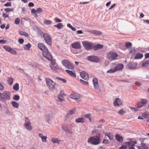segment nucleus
<instances>
[{"mask_svg":"<svg viewBox=\"0 0 149 149\" xmlns=\"http://www.w3.org/2000/svg\"><path fill=\"white\" fill-rule=\"evenodd\" d=\"M38 46L41 50L43 51L42 55L45 57L49 61L52 59V55L49 53L47 48L43 44L39 43L38 44Z\"/></svg>","mask_w":149,"mask_h":149,"instance_id":"obj_1","label":"nucleus"},{"mask_svg":"<svg viewBox=\"0 0 149 149\" xmlns=\"http://www.w3.org/2000/svg\"><path fill=\"white\" fill-rule=\"evenodd\" d=\"M87 142L93 145H98L100 143V138L98 136H91L88 139Z\"/></svg>","mask_w":149,"mask_h":149,"instance_id":"obj_2","label":"nucleus"},{"mask_svg":"<svg viewBox=\"0 0 149 149\" xmlns=\"http://www.w3.org/2000/svg\"><path fill=\"white\" fill-rule=\"evenodd\" d=\"M46 81L47 86L49 90H52L55 89V86L56 84L52 79L48 78H46Z\"/></svg>","mask_w":149,"mask_h":149,"instance_id":"obj_3","label":"nucleus"},{"mask_svg":"<svg viewBox=\"0 0 149 149\" xmlns=\"http://www.w3.org/2000/svg\"><path fill=\"white\" fill-rule=\"evenodd\" d=\"M10 97V94L9 92H5L2 93H0V100L3 102L6 100H9Z\"/></svg>","mask_w":149,"mask_h":149,"instance_id":"obj_4","label":"nucleus"},{"mask_svg":"<svg viewBox=\"0 0 149 149\" xmlns=\"http://www.w3.org/2000/svg\"><path fill=\"white\" fill-rule=\"evenodd\" d=\"M118 56V55L117 54L111 51L107 54V58L109 60L111 61L116 60Z\"/></svg>","mask_w":149,"mask_h":149,"instance_id":"obj_5","label":"nucleus"},{"mask_svg":"<svg viewBox=\"0 0 149 149\" xmlns=\"http://www.w3.org/2000/svg\"><path fill=\"white\" fill-rule=\"evenodd\" d=\"M62 63L63 66L66 67L67 68L73 69L74 68V66L73 64L71 63L68 60H64L62 61Z\"/></svg>","mask_w":149,"mask_h":149,"instance_id":"obj_6","label":"nucleus"},{"mask_svg":"<svg viewBox=\"0 0 149 149\" xmlns=\"http://www.w3.org/2000/svg\"><path fill=\"white\" fill-rule=\"evenodd\" d=\"M73 127L71 124H68L65 126H63L62 128L63 131L70 134H72L73 132L72 131V128Z\"/></svg>","mask_w":149,"mask_h":149,"instance_id":"obj_7","label":"nucleus"},{"mask_svg":"<svg viewBox=\"0 0 149 149\" xmlns=\"http://www.w3.org/2000/svg\"><path fill=\"white\" fill-rule=\"evenodd\" d=\"M82 43L84 47L86 50L90 49L93 47V43L89 42L83 41Z\"/></svg>","mask_w":149,"mask_h":149,"instance_id":"obj_8","label":"nucleus"},{"mask_svg":"<svg viewBox=\"0 0 149 149\" xmlns=\"http://www.w3.org/2000/svg\"><path fill=\"white\" fill-rule=\"evenodd\" d=\"M43 37L46 43L51 45L52 44V39L50 36L47 33H45L43 35Z\"/></svg>","mask_w":149,"mask_h":149,"instance_id":"obj_9","label":"nucleus"},{"mask_svg":"<svg viewBox=\"0 0 149 149\" xmlns=\"http://www.w3.org/2000/svg\"><path fill=\"white\" fill-rule=\"evenodd\" d=\"M25 123L24 126L25 128L28 130H31L32 129V127L31 126V123L28 118L26 117L25 119Z\"/></svg>","mask_w":149,"mask_h":149,"instance_id":"obj_10","label":"nucleus"},{"mask_svg":"<svg viewBox=\"0 0 149 149\" xmlns=\"http://www.w3.org/2000/svg\"><path fill=\"white\" fill-rule=\"evenodd\" d=\"M147 102L148 101L146 99H142L141 101L137 102L136 106L138 109L141 108L146 104Z\"/></svg>","mask_w":149,"mask_h":149,"instance_id":"obj_11","label":"nucleus"},{"mask_svg":"<svg viewBox=\"0 0 149 149\" xmlns=\"http://www.w3.org/2000/svg\"><path fill=\"white\" fill-rule=\"evenodd\" d=\"M87 59L91 61L97 62L100 60L98 57L96 56H89L87 57Z\"/></svg>","mask_w":149,"mask_h":149,"instance_id":"obj_12","label":"nucleus"},{"mask_svg":"<svg viewBox=\"0 0 149 149\" xmlns=\"http://www.w3.org/2000/svg\"><path fill=\"white\" fill-rule=\"evenodd\" d=\"M72 48L76 49H80L81 48V43L78 42H75L71 44Z\"/></svg>","mask_w":149,"mask_h":149,"instance_id":"obj_13","label":"nucleus"},{"mask_svg":"<svg viewBox=\"0 0 149 149\" xmlns=\"http://www.w3.org/2000/svg\"><path fill=\"white\" fill-rule=\"evenodd\" d=\"M65 96V94L63 91H61L60 92V93L58 96V98L59 100L60 101L62 102L64 101V96Z\"/></svg>","mask_w":149,"mask_h":149,"instance_id":"obj_14","label":"nucleus"},{"mask_svg":"<svg viewBox=\"0 0 149 149\" xmlns=\"http://www.w3.org/2000/svg\"><path fill=\"white\" fill-rule=\"evenodd\" d=\"M113 104L114 106H118L122 104V102L120 99L117 98L114 101Z\"/></svg>","mask_w":149,"mask_h":149,"instance_id":"obj_15","label":"nucleus"},{"mask_svg":"<svg viewBox=\"0 0 149 149\" xmlns=\"http://www.w3.org/2000/svg\"><path fill=\"white\" fill-rule=\"evenodd\" d=\"M93 83L95 88L97 90L99 88V85L98 83L97 79L96 78H93Z\"/></svg>","mask_w":149,"mask_h":149,"instance_id":"obj_16","label":"nucleus"},{"mask_svg":"<svg viewBox=\"0 0 149 149\" xmlns=\"http://www.w3.org/2000/svg\"><path fill=\"white\" fill-rule=\"evenodd\" d=\"M71 97L74 100H77L80 97V95L76 93H73L70 95Z\"/></svg>","mask_w":149,"mask_h":149,"instance_id":"obj_17","label":"nucleus"},{"mask_svg":"<svg viewBox=\"0 0 149 149\" xmlns=\"http://www.w3.org/2000/svg\"><path fill=\"white\" fill-rule=\"evenodd\" d=\"M81 77L83 79L87 80L89 79L88 74L85 72H82L80 73Z\"/></svg>","mask_w":149,"mask_h":149,"instance_id":"obj_18","label":"nucleus"},{"mask_svg":"<svg viewBox=\"0 0 149 149\" xmlns=\"http://www.w3.org/2000/svg\"><path fill=\"white\" fill-rule=\"evenodd\" d=\"M123 65L122 64H118L114 68L116 71L121 70L123 68Z\"/></svg>","mask_w":149,"mask_h":149,"instance_id":"obj_19","label":"nucleus"},{"mask_svg":"<svg viewBox=\"0 0 149 149\" xmlns=\"http://www.w3.org/2000/svg\"><path fill=\"white\" fill-rule=\"evenodd\" d=\"M136 143V141H132L126 142L125 143V144L129 146V147H130V146H133L134 147V146H135V145Z\"/></svg>","mask_w":149,"mask_h":149,"instance_id":"obj_20","label":"nucleus"},{"mask_svg":"<svg viewBox=\"0 0 149 149\" xmlns=\"http://www.w3.org/2000/svg\"><path fill=\"white\" fill-rule=\"evenodd\" d=\"M115 138L116 140L119 142H122L123 141V138L122 137L119 135L118 134H116Z\"/></svg>","mask_w":149,"mask_h":149,"instance_id":"obj_21","label":"nucleus"},{"mask_svg":"<svg viewBox=\"0 0 149 149\" xmlns=\"http://www.w3.org/2000/svg\"><path fill=\"white\" fill-rule=\"evenodd\" d=\"M85 121V120L83 118H79L75 120V122L77 123H84Z\"/></svg>","mask_w":149,"mask_h":149,"instance_id":"obj_22","label":"nucleus"},{"mask_svg":"<svg viewBox=\"0 0 149 149\" xmlns=\"http://www.w3.org/2000/svg\"><path fill=\"white\" fill-rule=\"evenodd\" d=\"M89 32L95 35H100L102 34V33L100 31L95 30H90Z\"/></svg>","mask_w":149,"mask_h":149,"instance_id":"obj_23","label":"nucleus"},{"mask_svg":"<svg viewBox=\"0 0 149 149\" xmlns=\"http://www.w3.org/2000/svg\"><path fill=\"white\" fill-rule=\"evenodd\" d=\"M103 47V45L100 44H97L93 46L92 48L94 50H97L99 49H102Z\"/></svg>","mask_w":149,"mask_h":149,"instance_id":"obj_24","label":"nucleus"},{"mask_svg":"<svg viewBox=\"0 0 149 149\" xmlns=\"http://www.w3.org/2000/svg\"><path fill=\"white\" fill-rule=\"evenodd\" d=\"M66 72L68 73L72 77L74 78L76 77V75L72 71L68 70H66Z\"/></svg>","mask_w":149,"mask_h":149,"instance_id":"obj_25","label":"nucleus"},{"mask_svg":"<svg viewBox=\"0 0 149 149\" xmlns=\"http://www.w3.org/2000/svg\"><path fill=\"white\" fill-rule=\"evenodd\" d=\"M143 54L138 53L136 54L134 58L135 59H140L143 57Z\"/></svg>","mask_w":149,"mask_h":149,"instance_id":"obj_26","label":"nucleus"},{"mask_svg":"<svg viewBox=\"0 0 149 149\" xmlns=\"http://www.w3.org/2000/svg\"><path fill=\"white\" fill-rule=\"evenodd\" d=\"M7 81L9 85H12L14 79L12 77H9L8 78Z\"/></svg>","mask_w":149,"mask_h":149,"instance_id":"obj_27","label":"nucleus"},{"mask_svg":"<svg viewBox=\"0 0 149 149\" xmlns=\"http://www.w3.org/2000/svg\"><path fill=\"white\" fill-rule=\"evenodd\" d=\"M19 34L21 36H23L28 37L29 36V34L25 32L22 31H20L19 32Z\"/></svg>","mask_w":149,"mask_h":149,"instance_id":"obj_28","label":"nucleus"},{"mask_svg":"<svg viewBox=\"0 0 149 149\" xmlns=\"http://www.w3.org/2000/svg\"><path fill=\"white\" fill-rule=\"evenodd\" d=\"M13 89L16 91H18L19 89V84L18 83H17L15 85L13 86Z\"/></svg>","mask_w":149,"mask_h":149,"instance_id":"obj_29","label":"nucleus"},{"mask_svg":"<svg viewBox=\"0 0 149 149\" xmlns=\"http://www.w3.org/2000/svg\"><path fill=\"white\" fill-rule=\"evenodd\" d=\"M12 105L14 107L17 108L19 107V104L15 101H13L11 103Z\"/></svg>","mask_w":149,"mask_h":149,"instance_id":"obj_30","label":"nucleus"},{"mask_svg":"<svg viewBox=\"0 0 149 149\" xmlns=\"http://www.w3.org/2000/svg\"><path fill=\"white\" fill-rule=\"evenodd\" d=\"M130 54L134 55L135 53L136 50L134 48H131L129 49Z\"/></svg>","mask_w":149,"mask_h":149,"instance_id":"obj_31","label":"nucleus"},{"mask_svg":"<svg viewBox=\"0 0 149 149\" xmlns=\"http://www.w3.org/2000/svg\"><path fill=\"white\" fill-rule=\"evenodd\" d=\"M51 141L54 143H59L60 141L57 138H53L51 139Z\"/></svg>","mask_w":149,"mask_h":149,"instance_id":"obj_32","label":"nucleus"},{"mask_svg":"<svg viewBox=\"0 0 149 149\" xmlns=\"http://www.w3.org/2000/svg\"><path fill=\"white\" fill-rule=\"evenodd\" d=\"M31 47V44L29 43H28L27 45H24V49L25 50H29Z\"/></svg>","mask_w":149,"mask_h":149,"instance_id":"obj_33","label":"nucleus"},{"mask_svg":"<svg viewBox=\"0 0 149 149\" xmlns=\"http://www.w3.org/2000/svg\"><path fill=\"white\" fill-rule=\"evenodd\" d=\"M52 116L51 115H48L46 116L45 117L46 120H47L48 123H49V122L50 120L52 119Z\"/></svg>","mask_w":149,"mask_h":149,"instance_id":"obj_34","label":"nucleus"},{"mask_svg":"<svg viewBox=\"0 0 149 149\" xmlns=\"http://www.w3.org/2000/svg\"><path fill=\"white\" fill-rule=\"evenodd\" d=\"M105 135L108 136L109 139L111 140H112L113 139V136L111 133L106 134Z\"/></svg>","mask_w":149,"mask_h":149,"instance_id":"obj_35","label":"nucleus"},{"mask_svg":"<svg viewBox=\"0 0 149 149\" xmlns=\"http://www.w3.org/2000/svg\"><path fill=\"white\" fill-rule=\"evenodd\" d=\"M125 46L127 48H130L132 47V44L130 42H127L125 43Z\"/></svg>","mask_w":149,"mask_h":149,"instance_id":"obj_36","label":"nucleus"},{"mask_svg":"<svg viewBox=\"0 0 149 149\" xmlns=\"http://www.w3.org/2000/svg\"><path fill=\"white\" fill-rule=\"evenodd\" d=\"M126 113V111L125 110L122 109L120 110L118 112V113L120 115H123Z\"/></svg>","mask_w":149,"mask_h":149,"instance_id":"obj_37","label":"nucleus"},{"mask_svg":"<svg viewBox=\"0 0 149 149\" xmlns=\"http://www.w3.org/2000/svg\"><path fill=\"white\" fill-rule=\"evenodd\" d=\"M149 64V61H146L142 63V65L143 67H147L148 66Z\"/></svg>","mask_w":149,"mask_h":149,"instance_id":"obj_38","label":"nucleus"},{"mask_svg":"<svg viewBox=\"0 0 149 149\" xmlns=\"http://www.w3.org/2000/svg\"><path fill=\"white\" fill-rule=\"evenodd\" d=\"M54 27H56L58 29H60L63 26L61 23H59L57 24L56 25H54Z\"/></svg>","mask_w":149,"mask_h":149,"instance_id":"obj_39","label":"nucleus"},{"mask_svg":"<svg viewBox=\"0 0 149 149\" xmlns=\"http://www.w3.org/2000/svg\"><path fill=\"white\" fill-rule=\"evenodd\" d=\"M3 48L6 51L9 52L11 48L10 47L7 45H4L3 46Z\"/></svg>","mask_w":149,"mask_h":149,"instance_id":"obj_40","label":"nucleus"},{"mask_svg":"<svg viewBox=\"0 0 149 149\" xmlns=\"http://www.w3.org/2000/svg\"><path fill=\"white\" fill-rule=\"evenodd\" d=\"M52 21L50 20H46L44 22V23L45 24L50 25L52 23Z\"/></svg>","mask_w":149,"mask_h":149,"instance_id":"obj_41","label":"nucleus"},{"mask_svg":"<svg viewBox=\"0 0 149 149\" xmlns=\"http://www.w3.org/2000/svg\"><path fill=\"white\" fill-rule=\"evenodd\" d=\"M116 70L114 68L112 69H110V70H108L107 72V73H113L116 72Z\"/></svg>","mask_w":149,"mask_h":149,"instance_id":"obj_42","label":"nucleus"},{"mask_svg":"<svg viewBox=\"0 0 149 149\" xmlns=\"http://www.w3.org/2000/svg\"><path fill=\"white\" fill-rule=\"evenodd\" d=\"M76 111V109L75 108L72 109L70 110L69 112V114L72 115Z\"/></svg>","mask_w":149,"mask_h":149,"instance_id":"obj_43","label":"nucleus"},{"mask_svg":"<svg viewBox=\"0 0 149 149\" xmlns=\"http://www.w3.org/2000/svg\"><path fill=\"white\" fill-rule=\"evenodd\" d=\"M9 52L11 54L15 55H16L17 54L16 52L12 48H11Z\"/></svg>","mask_w":149,"mask_h":149,"instance_id":"obj_44","label":"nucleus"},{"mask_svg":"<svg viewBox=\"0 0 149 149\" xmlns=\"http://www.w3.org/2000/svg\"><path fill=\"white\" fill-rule=\"evenodd\" d=\"M128 66L129 68L131 69H133L134 68V66L133 65V64L132 63H130L128 64Z\"/></svg>","mask_w":149,"mask_h":149,"instance_id":"obj_45","label":"nucleus"},{"mask_svg":"<svg viewBox=\"0 0 149 149\" xmlns=\"http://www.w3.org/2000/svg\"><path fill=\"white\" fill-rule=\"evenodd\" d=\"M84 116L86 117V118L88 119L90 121H91V114H85L84 115Z\"/></svg>","mask_w":149,"mask_h":149,"instance_id":"obj_46","label":"nucleus"},{"mask_svg":"<svg viewBox=\"0 0 149 149\" xmlns=\"http://www.w3.org/2000/svg\"><path fill=\"white\" fill-rule=\"evenodd\" d=\"M141 146L143 149H148V148L146 145V144L144 143H142L141 144Z\"/></svg>","mask_w":149,"mask_h":149,"instance_id":"obj_47","label":"nucleus"},{"mask_svg":"<svg viewBox=\"0 0 149 149\" xmlns=\"http://www.w3.org/2000/svg\"><path fill=\"white\" fill-rule=\"evenodd\" d=\"M4 10L6 12H11L13 11V9L11 8H6Z\"/></svg>","mask_w":149,"mask_h":149,"instance_id":"obj_48","label":"nucleus"},{"mask_svg":"<svg viewBox=\"0 0 149 149\" xmlns=\"http://www.w3.org/2000/svg\"><path fill=\"white\" fill-rule=\"evenodd\" d=\"M20 98L19 96V95H15L13 97V99L16 100H19Z\"/></svg>","mask_w":149,"mask_h":149,"instance_id":"obj_49","label":"nucleus"},{"mask_svg":"<svg viewBox=\"0 0 149 149\" xmlns=\"http://www.w3.org/2000/svg\"><path fill=\"white\" fill-rule=\"evenodd\" d=\"M80 81L81 84L84 85H87L88 84V82L84 81L82 79H80Z\"/></svg>","mask_w":149,"mask_h":149,"instance_id":"obj_50","label":"nucleus"},{"mask_svg":"<svg viewBox=\"0 0 149 149\" xmlns=\"http://www.w3.org/2000/svg\"><path fill=\"white\" fill-rule=\"evenodd\" d=\"M129 108L131 110H133L134 111L136 112L137 111H138V108L137 107H130Z\"/></svg>","mask_w":149,"mask_h":149,"instance_id":"obj_51","label":"nucleus"},{"mask_svg":"<svg viewBox=\"0 0 149 149\" xmlns=\"http://www.w3.org/2000/svg\"><path fill=\"white\" fill-rule=\"evenodd\" d=\"M19 22L20 19L19 18H17L15 19L14 23L16 24H18L19 23Z\"/></svg>","mask_w":149,"mask_h":149,"instance_id":"obj_52","label":"nucleus"},{"mask_svg":"<svg viewBox=\"0 0 149 149\" xmlns=\"http://www.w3.org/2000/svg\"><path fill=\"white\" fill-rule=\"evenodd\" d=\"M47 137L46 136H44L41 139H42V141L43 142H46V139H47Z\"/></svg>","mask_w":149,"mask_h":149,"instance_id":"obj_53","label":"nucleus"},{"mask_svg":"<svg viewBox=\"0 0 149 149\" xmlns=\"http://www.w3.org/2000/svg\"><path fill=\"white\" fill-rule=\"evenodd\" d=\"M37 13H39L42 12V9L40 8H38L36 10Z\"/></svg>","mask_w":149,"mask_h":149,"instance_id":"obj_54","label":"nucleus"},{"mask_svg":"<svg viewBox=\"0 0 149 149\" xmlns=\"http://www.w3.org/2000/svg\"><path fill=\"white\" fill-rule=\"evenodd\" d=\"M11 6V2H9L5 4L4 5V6L8 7Z\"/></svg>","mask_w":149,"mask_h":149,"instance_id":"obj_55","label":"nucleus"},{"mask_svg":"<svg viewBox=\"0 0 149 149\" xmlns=\"http://www.w3.org/2000/svg\"><path fill=\"white\" fill-rule=\"evenodd\" d=\"M57 78L59 80H60L61 81L64 83H66V82L67 81L65 79L60 78Z\"/></svg>","mask_w":149,"mask_h":149,"instance_id":"obj_56","label":"nucleus"},{"mask_svg":"<svg viewBox=\"0 0 149 149\" xmlns=\"http://www.w3.org/2000/svg\"><path fill=\"white\" fill-rule=\"evenodd\" d=\"M55 21L56 22H62L61 20L59 18H55Z\"/></svg>","mask_w":149,"mask_h":149,"instance_id":"obj_57","label":"nucleus"},{"mask_svg":"<svg viewBox=\"0 0 149 149\" xmlns=\"http://www.w3.org/2000/svg\"><path fill=\"white\" fill-rule=\"evenodd\" d=\"M24 40L22 39H19L18 40V42L20 44H22L24 42Z\"/></svg>","mask_w":149,"mask_h":149,"instance_id":"obj_58","label":"nucleus"},{"mask_svg":"<svg viewBox=\"0 0 149 149\" xmlns=\"http://www.w3.org/2000/svg\"><path fill=\"white\" fill-rule=\"evenodd\" d=\"M34 6V4L33 3L30 2L29 3L28 6L29 7H33Z\"/></svg>","mask_w":149,"mask_h":149,"instance_id":"obj_59","label":"nucleus"},{"mask_svg":"<svg viewBox=\"0 0 149 149\" xmlns=\"http://www.w3.org/2000/svg\"><path fill=\"white\" fill-rule=\"evenodd\" d=\"M50 67L51 68V69L52 70H56L57 69V68L54 66H53V65H50Z\"/></svg>","mask_w":149,"mask_h":149,"instance_id":"obj_60","label":"nucleus"},{"mask_svg":"<svg viewBox=\"0 0 149 149\" xmlns=\"http://www.w3.org/2000/svg\"><path fill=\"white\" fill-rule=\"evenodd\" d=\"M6 41L4 40H0V43H3V44H5L6 42Z\"/></svg>","mask_w":149,"mask_h":149,"instance_id":"obj_61","label":"nucleus"},{"mask_svg":"<svg viewBox=\"0 0 149 149\" xmlns=\"http://www.w3.org/2000/svg\"><path fill=\"white\" fill-rule=\"evenodd\" d=\"M135 84L136 85H137V86H141L142 85L141 83H139V82H136L135 83Z\"/></svg>","mask_w":149,"mask_h":149,"instance_id":"obj_62","label":"nucleus"},{"mask_svg":"<svg viewBox=\"0 0 149 149\" xmlns=\"http://www.w3.org/2000/svg\"><path fill=\"white\" fill-rule=\"evenodd\" d=\"M127 148V146L125 145H123L121 146L119 149H126Z\"/></svg>","mask_w":149,"mask_h":149,"instance_id":"obj_63","label":"nucleus"},{"mask_svg":"<svg viewBox=\"0 0 149 149\" xmlns=\"http://www.w3.org/2000/svg\"><path fill=\"white\" fill-rule=\"evenodd\" d=\"M145 56L146 59H147V58H149V53H146L145 55Z\"/></svg>","mask_w":149,"mask_h":149,"instance_id":"obj_64","label":"nucleus"}]
</instances>
